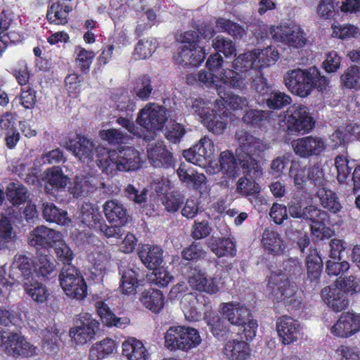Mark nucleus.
<instances>
[{
  "label": "nucleus",
  "mask_w": 360,
  "mask_h": 360,
  "mask_svg": "<svg viewBox=\"0 0 360 360\" xmlns=\"http://www.w3.org/2000/svg\"><path fill=\"white\" fill-rule=\"evenodd\" d=\"M215 152L213 141L208 137L202 138L192 148L184 151L185 159L195 165L205 167L207 160L212 158Z\"/></svg>",
  "instance_id": "2eb2a0df"
},
{
  "label": "nucleus",
  "mask_w": 360,
  "mask_h": 360,
  "mask_svg": "<svg viewBox=\"0 0 360 360\" xmlns=\"http://www.w3.org/2000/svg\"><path fill=\"white\" fill-rule=\"evenodd\" d=\"M218 96L220 99L214 101L216 108H220L226 104L233 110H240L248 105V101L245 97L226 92L224 89L219 90Z\"/></svg>",
  "instance_id": "58836bf2"
},
{
  "label": "nucleus",
  "mask_w": 360,
  "mask_h": 360,
  "mask_svg": "<svg viewBox=\"0 0 360 360\" xmlns=\"http://www.w3.org/2000/svg\"><path fill=\"white\" fill-rule=\"evenodd\" d=\"M68 177L63 174L59 167L48 169L45 172L44 177L45 190L48 193H51L53 190L64 189L68 183Z\"/></svg>",
  "instance_id": "7c9ffc66"
},
{
  "label": "nucleus",
  "mask_w": 360,
  "mask_h": 360,
  "mask_svg": "<svg viewBox=\"0 0 360 360\" xmlns=\"http://www.w3.org/2000/svg\"><path fill=\"white\" fill-rule=\"evenodd\" d=\"M322 260L316 250H309L306 258L307 279L318 283L322 271Z\"/></svg>",
  "instance_id": "ea45409f"
},
{
  "label": "nucleus",
  "mask_w": 360,
  "mask_h": 360,
  "mask_svg": "<svg viewBox=\"0 0 360 360\" xmlns=\"http://www.w3.org/2000/svg\"><path fill=\"white\" fill-rule=\"evenodd\" d=\"M192 288L208 294H216L220 290L219 281L214 276L208 277L205 272L198 270L192 274L188 278Z\"/></svg>",
  "instance_id": "b1692460"
},
{
  "label": "nucleus",
  "mask_w": 360,
  "mask_h": 360,
  "mask_svg": "<svg viewBox=\"0 0 360 360\" xmlns=\"http://www.w3.org/2000/svg\"><path fill=\"white\" fill-rule=\"evenodd\" d=\"M360 330V314L347 312L342 314L337 322L330 328L333 335L348 338Z\"/></svg>",
  "instance_id": "f3484780"
},
{
  "label": "nucleus",
  "mask_w": 360,
  "mask_h": 360,
  "mask_svg": "<svg viewBox=\"0 0 360 360\" xmlns=\"http://www.w3.org/2000/svg\"><path fill=\"white\" fill-rule=\"evenodd\" d=\"M119 272L121 276L119 291L126 295H135L139 285L137 272L129 266L120 268Z\"/></svg>",
  "instance_id": "cd10ccee"
},
{
  "label": "nucleus",
  "mask_w": 360,
  "mask_h": 360,
  "mask_svg": "<svg viewBox=\"0 0 360 360\" xmlns=\"http://www.w3.org/2000/svg\"><path fill=\"white\" fill-rule=\"evenodd\" d=\"M76 54V63L82 72H86L89 70L95 53L91 51L86 50L79 46L75 50Z\"/></svg>",
  "instance_id": "680f3d73"
},
{
  "label": "nucleus",
  "mask_w": 360,
  "mask_h": 360,
  "mask_svg": "<svg viewBox=\"0 0 360 360\" xmlns=\"http://www.w3.org/2000/svg\"><path fill=\"white\" fill-rule=\"evenodd\" d=\"M99 328V323L89 313L78 316L77 325L70 329V336L77 345H83L92 340Z\"/></svg>",
  "instance_id": "f8f14e48"
},
{
  "label": "nucleus",
  "mask_w": 360,
  "mask_h": 360,
  "mask_svg": "<svg viewBox=\"0 0 360 360\" xmlns=\"http://www.w3.org/2000/svg\"><path fill=\"white\" fill-rule=\"evenodd\" d=\"M179 330L181 332V351L188 352L200 344L201 338L196 329L180 326Z\"/></svg>",
  "instance_id": "79ce46f5"
},
{
  "label": "nucleus",
  "mask_w": 360,
  "mask_h": 360,
  "mask_svg": "<svg viewBox=\"0 0 360 360\" xmlns=\"http://www.w3.org/2000/svg\"><path fill=\"white\" fill-rule=\"evenodd\" d=\"M270 117V112L261 110H247L243 117V121L247 124L261 127Z\"/></svg>",
  "instance_id": "4d7b16f0"
},
{
  "label": "nucleus",
  "mask_w": 360,
  "mask_h": 360,
  "mask_svg": "<svg viewBox=\"0 0 360 360\" xmlns=\"http://www.w3.org/2000/svg\"><path fill=\"white\" fill-rule=\"evenodd\" d=\"M196 38L192 31L184 34L182 42L174 56L176 63L181 66L197 65L204 60L206 53L204 48L197 44Z\"/></svg>",
  "instance_id": "0eeeda50"
},
{
  "label": "nucleus",
  "mask_w": 360,
  "mask_h": 360,
  "mask_svg": "<svg viewBox=\"0 0 360 360\" xmlns=\"http://www.w3.org/2000/svg\"><path fill=\"white\" fill-rule=\"evenodd\" d=\"M77 139L74 143L72 141H70L68 149L81 162L85 163L91 162L96 155L98 158L97 165L99 167L100 160L105 159V155H100L98 148L104 147L100 145L96 146L92 141L83 136H78Z\"/></svg>",
  "instance_id": "4468645a"
},
{
  "label": "nucleus",
  "mask_w": 360,
  "mask_h": 360,
  "mask_svg": "<svg viewBox=\"0 0 360 360\" xmlns=\"http://www.w3.org/2000/svg\"><path fill=\"white\" fill-rule=\"evenodd\" d=\"M184 200V196L183 194L178 191H174L167 194L162 198V204L168 212H175L179 209Z\"/></svg>",
  "instance_id": "338daca9"
},
{
  "label": "nucleus",
  "mask_w": 360,
  "mask_h": 360,
  "mask_svg": "<svg viewBox=\"0 0 360 360\" xmlns=\"http://www.w3.org/2000/svg\"><path fill=\"white\" fill-rule=\"evenodd\" d=\"M335 283L346 295H353L360 292V279L354 276H349L344 278L340 277Z\"/></svg>",
  "instance_id": "052dcab7"
},
{
  "label": "nucleus",
  "mask_w": 360,
  "mask_h": 360,
  "mask_svg": "<svg viewBox=\"0 0 360 360\" xmlns=\"http://www.w3.org/2000/svg\"><path fill=\"white\" fill-rule=\"evenodd\" d=\"M115 349V341L110 338H105L91 347L89 359L91 360H101L111 354Z\"/></svg>",
  "instance_id": "c03bdc74"
},
{
  "label": "nucleus",
  "mask_w": 360,
  "mask_h": 360,
  "mask_svg": "<svg viewBox=\"0 0 360 360\" xmlns=\"http://www.w3.org/2000/svg\"><path fill=\"white\" fill-rule=\"evenodd\" d=\"M94 307L97 314L102 322L108 327H117L124 328L129 324V319L126 317H117L109 307V300H98L95 302Z\"/></svg>",
  "instance_id": "4be33fe9"
},
{
  "label": "nucleus",
  "mask_w": 360,
  "mask_h": 360,
  "mask_svg": "<svg viewBox=\"0 0 360 360\" xmlns=\"http://www.w3.org/2000/svg\"><path fill=\"white\" fill-rule=\"evenodd\" d=\"M204 320L210 327L212 334L217 338H224L230 332L226 321L215 312L206 311L204 313Z\"/></svg>",
  "instance_id": "c9c22d12"
},
{
  "label": "nucleus",
  "mask_w": 360,
  "mask_h": 360,
  "mask_svg": "<svg viewBox=\"0 0 360 360\" xmlns=\"http://www.w3.org/2000/svg\"><path fill=\"white\" fill-rule=\"evenodd\" d=\"M284 273L273 272L269 276L266 286L269 297L283 302L292 309H299L302 297L295 283L291 282L288 276H296L302 274V262L297 258H289L283 264Z\"/></svg>",
  "instance_id": "f257e3e1"
},
{
  "label": "nucleus",
  "mask_w": 360,
  "mask_h": 360,
  "mask_svg": "<svg viewBox=\"0 0 360 360\" xmlns=\"http://www.w3.org/2000/svg\"><path fill=\"white\" fill-rule=\"evenodd\" d=\"M42 216L49 222L68 226L71 222L67 211L60 209L52 202L43 203Z\"/></svg>",
  "instance_id": "f704fd0d"
},
{
  "label": "nucleus",
  "mask_w": 360,
  "mask_h": 360,
  "mask_svg": "<svg viewBox=\"0 0 360 360\" xmlns=\"http://www.w3.org/2000/svg\"><path fill=\"white\" fill-rule=\"evenodd\" d=\"M103 219L98 209L92 204L85 202L81 207V221L89 228L97 229Z\"/></svg>",
  "instance_id": "a18cd8bd"
},
{
  "label": "nucleus",
  "mask_w": 360,
  "mask_h": 360,
  "mask_svg": "<svg viewBox=\"0 0 360 360\" xmlns=\"http://www.w3.org/2000/svg\"><path fill=\"white\" fill-rule=\"evenodd\" d=\"M122 354L129 360H148L149 354L143 342L134 338L123 342Z\"/></svg>",
  "instance_id": "c756f323"
},
{
  "label": "nucleus",
  "mask_w": 360,
  "mask_h": 360,
  "mask_svg": "<svg viewBox=\"0 0 360 360\" xmlns=\"http://www.w3.org/2000/svg\"><path fill=\"white\" fill-rule=\"evenodd\" d=\"M103 212L107 219L112 223L124 224L127 221L126 208L117 200H108L103 205Z\"/></svg>",
  "instance_id": "72a5a7b5"
},
{
  "label": "nucleus",
  "mask_w": 360,
  "mask_h": 360,
  "mask_svg": "<svg viewBox=\"0 0 360 360\" xmlns=\"http://www.w3.org/2000/svg\"><path fill=\"white\" fill-rule=\"evenodd\" d=\"M60 286L70 297L83 300L87 295V285L80 271L75 266L65 265L60 273Z\"/></svg>",
  "instance_id": "6e6552de"
},
{
  "label": "nucleus",
  "mask_w": 360,
  "mask_h": 360,
  "mask_svg": "<svg viewBox=\"0 0 360 360\" xmlns=\"http://www.w3.org/2000/svg\"><path fill=\"white\" fill-rule=\"evenodd\" d=\"M153 90L150 79L146 75L137 80L134 89L136 96L142 101H147L150 98Z\"/></svg>",
  "instance_id": "69168bd1"
},
{
  "label": "nucleus",
  "mask_w": 360,
  "mask_h": 360,
  "mask_svg": "<svg viewBox=\"0 0 360 360\" xmlns=\"http://www.w3.org/2000/svg\"><path fill=\"white\" fill-rule=\"evenodd\" d=\"M276 328L278 335L285 345L292 343L300 338V324L290 316L280 317L276 322Z\"/></svg>",
  "instance_id": "6ab92c4d"
},
{
  "label": "nucleus",
  "mask_w": 360,
  "mask_h": 360,
  "mask_svg": "<svg viewBox=\"0 0 360 360\" xmlns=\"http://www.w3.org/2000/svg\"><path fill=\"white\" fill-rule=\"evenodd\" d=\"M70 11L71 8L60 0H51L46 13L47 20L56 25H65Z\"/></svg>",
  "instance_id": "473e14b6"
},
{
  "label": "nucleus",
  "mask_w": 360,
  "mask_h": 360,
  "mask_svg": "<svg viewBox=\"0 0 360 360\" xmlns=\"http://www.w3.org/2000/svg\"><path fill=\"white\" fill-rule=\"evenodd\" d=\"M295 153L301 158L319 155L327 146L326 141L320 136H308L292 141Z\"/></svg>",
  "instance_id": "dca6fc26"
},
{
  "label": "nucleus",
  "mask_w": 360,
  "mask_h": 360,
  "mask_svg": "<svg viewBox=\"0 0 360 360\" xmlns=\"http://www.w3.org/2000/svg\"><path fill=\"white\" fill-rule=\"evenodd\" d=\"M95 179L86 176H77L74 184L70 187L71 193L76 198L93 191L96 188Z\"/></svg>",
  "instance_id": "09e8293b"
},
{
  "label": "nucleus",
  "mask_w": 360,
  "mask_h": 360,
  "mask_svg": "<svg viewBox=\"0 0 360 360\" xmlns=\"http://www.w3.org/2000/svg\"><path fill=\"white\" fill-rule=\"evenodd\" d=\"M208 247L218 257H233L236 252L235 244L229 238H224L217 240L216 238H212L209 241Z\"/></svg>",
  "instance_id": "37998d69"
},
{
  "label": "nucleus",
  "mask_w": 360,
  "mask_h": 360,
  "mask_svg": "<svg viewBox=\"0 0 360 360\" xmlns=\"http://www.w3.org/2000/svg\"><path fill=\"white\" fill-rule=\"evenodd\" d=\"M284 82L291 93L300 97L308 96L314 89L322 91L328 85V80L316 67L289 70L284 75Z\"/></svg>",
  "instance_id": "7ed1b4c3"
},
{
  "label": "nucleus",
  "mask_w": 360,
  "mask_h": 360,
  "mask_svg": "<svg viewBox=\"0 0 360 360\" xmlns=\"http://www.w3.org/2000/svg\"><path fill=\"white\" fill-rule=\"evenodd\" d=\"M33 271L39 276L46 277L55 270L54 264L49 260L47 255H41L32 262Z\"/></svg>",
  "instance_id": "bf43d9fd"
},
{
  "label": "nucleus",
  "mask_w": 360,
  "mask_h": 360,
  "mask_svg": "<svg viewBox=\"0 0 360 360\" xmlns=\"http://www.w3.org/2000/svg\"><path fill=\"white\" fill-rule=\"evenodd\" d=\"M60 237V232L45 226H39L29 233L28 243L36 248H50Z\"/></svg>",
  "instance_id": "412c9836"
},
{
  "label": "nucleus",
  "mask_w": 360,
  "mask_h": 360,
  "mask_svg": "<svg viewBox=\"0 0 360 360\" xmlns=\"http://www.w3.org/2000/svg\"><path fill=\"white\" fill-rule=\"evenodd\" d=\"M321 297L326 304L335 311H341L348 305L346 295L335 282L321 290Z\"/></svg>",
  "instance_id": "aec40b11"
},
{
  "label": "nucleus",
  "mask_w": 360,
  "mask_h": 360,
  "mask_svg": "<svg viewBox=\"0 0 360 360\" xmlns=\"http://www.w3.org/2000/svg\"><path fill=\"white\" fill-rule=\"evenodd\" d=\"M220 310L224 318L233 326H240L250 315V311L247 307L236 302L221 303Z\"/></svg>",
  "instance_id": "5701e85b"
},
{
  "label": "nucleus",
  "mask_w": 360,
  "mask_h": 360,
  "mask_svg": "<svg viewBox=\"0 0 360 360\" xmlns=\"http://www.w3.org/2000/svg\"><path fill=\"white\" fill-rule=\"evenodd\" d=\"M163 250L158 245H143L139 251L142 263L149 269L156 270L163 262Z\"/></svg>",
  "instance_id": "bb28decb"
},
{
  "label": "nucleus",
  "mask_w": 360,
  "mask_h": 360,
  "mask_svg": "<svg viewBox=\"0 0 360 360\" xmlns=\"http://www.w3.org/2000/svg\"><path fill=\"white\" fill-rule=\"evenodd\" d=\"M42 347L48 352H56L58 350L61 341L58 330L55 326L41 331Z\"/></svg>",
  "instance_id": "49530a36"
},
{
  "label": "nucleus",
  "mask_w": 360,
  "mask_h": 360,
  "mask_svg": "<svg viewBox=\"0 0 360 360\" xmlns=\"http://www.w3.org/2000/svg\"><path fill=\"white\" fill-rule=\"evenodd\" d=\"M176 172L180 180L186 184L193 183L195 186H197L200 184L205 179V176L202 174L195 175L193 172H190V171L186 168L184 164L180 165Z\"/></svg>",
  "instance_id": "774afa93"
},
{
  "label": "nucleus",
  "mask_w": 360,
  "mask_h": 360,
  "mask_svg": "<svg viewBox=\"0 0 360 360\" xmlns=\"http://www.w3.org/2000/svg\"><path fill=\"white\" fill-rule=\"evenodd\" d=\"M316 194L323 208L333 214L341 211L342 207L335 192L323 187L318 190Z\"/></svg>",
  "instance_id": "a19ab883"
},
{
  "label": "nucleus",
  "mask_w": 360,
  "mask_h": 360,
  "mask_svg": "<svg viewBox=\"0 0 360 360\" xmlns=\"http://www.w3.org/2000/svg\"><path fill=\"white\" fill-rule=\"evenodd\" d=\"M212 47L222 53L226 58L235 56L236 53V47L233 41L223 36H217L212 40Z\"/></svg>",
  "instance_id": "13d9d810"
},
{
  "label": "nucleus",
  "mask_w": 360,
  "mask_h": 360,
  "mask_svg": "<svg viewBox=\"0 0 360 360\" xmlns=\"http://www.w3.org/2000/svg\"><path fill=\"white\" fill-rule=\"evenodd\" d=\"M140 301L147 309L154 313L159 312L164 307L165 298L161 291L149 289L143 291L141 295Z\"/></svg>",
  "instance_id": "4c0bfd02"
},
{
  "label": "nucleus",
  "mask_w": 360,
  "mask_h": 360,
  "mask_svg": "<svg viewBox=\"0 0 360 360\" xmlns=\"http://www.w3.org/2000/svg\"><path fill=\"white\" fill-rule=\"evenodd\" d=\"M286 127L291 132H308L314 122L308 108L302 104H294L286 111Z\"/></svg>",
  "instance_id": "9d476101"
},
{
  "label": "nucleus",
  "mask_w": 360,
  "mask_h": 360,
  "mask_svg": "<svg viewBox=\"0 0 360 360\" xmlns=\"http://www.w3.org/2000/svg\"><path fill=\"white\" fill-rule=\"evenodd\" d=\"M158 43L154 38L140 39L134 49L133 56L136 60H143L150 57L155 51Z\"/></svg>",
  "instance_id": "de8ad7c7"
},
{
  "label": "nucleus",
  "mask_w": 360,
  "mask_h": 360,
  "mask_svg": "<svg viewBox=\"0 0 360 360\" xmlns=\"http://www.w3.org/2000/svg\"><path fill=\"white\" fill-rule=\"evenodd\" d=\"M167 119L166 110L164 107L150 103L140 110L136 122L148 130L155 131L163 128Z\"/></svg>",
  "instance_id": "ddd939ff"
},
{
  "label": "nucleus",
  "mask_w": 360,
  "mask_h": 360,
  "mask_svg": "<svg viewBox=\"0 0 360 360\" xmlns=\"http://www.w3.org/2000/svg\"><path fill=\"white\" fill-rule=\"evenodd\" d=\"M148 158L155 167H170L174 165L172 154L165 148L162 142L158 141L148 144Z\"/></svg>",
  "instance_id": "393cba45"
},
{
  "label": "nucleus",
  "mask_w": 360,
  "mask_h": 360,
  "mask_svg": "<svg viewBox=\"0 0 360 360\" xmlns=\"http://www.w3.org/2000/svg\"><path fill=\"white\" fill-rule=\"evenodd\" d=\"M223 354L229 360H247L250 356V349L245 341L232 340L225 343Z\"/></svg>",
  "instance_id": "c85d7f7f"
},
{
  "label": "nucleus",
  "mask_w": 360,
  "mask_h": 360,
  "mask_svg": "<svg viewBox=\"0 0 360 360\" xmlns=\"http://www.w3.org/2000/svg\"><path fill=\"white\" fill-rule=\"evenodd\" d=\"M32 262L24 255L17 254L11 266L10 277L18 283L24 284L33 280Z\"/></svg>",
  "instance_id": "a211bd4d"
},
{
  "label": "nucleus",
  "mask_w": 360,
  "mask_h": 360,
  "mask_svg": "<svg viewBox=\"0 0 360 360\" xmlns=\"http://www.w3.org/2000/svg\"><path fill=\"white\" fill-rule=\"evenodd\" d=\"M217 108V110L212 109L210 115L204 119L202 123L213 134H221L227 126V115L223 108Z\"/></svg>",
  "instance_id": "2f4dec72"
},
{
  "label": "nucleus",
  "mask_w": 360,
  "mask_h": 360,
  "mask_svg": "<svg viewBox=\"0 0 360 360\" xmlns=\"http://www.w3.org/2000/svg\"><path fill=\"white\" fill-rule=\"evenodd\" d=\"M6 195L13 205H20L25 202L28 198L27 188L22 184L14 182L8 184Z\"/></svg>",
  "instance_id": "8fccbe9b"
},
{
  "label": "nucleus",
  "mask_w": 360,
  "mask_h": 360,
  "mask_svg": "<svg viewBox=\"0 0 360 360\" xmlns=\"http://www.w3.org/2000/svg\"><path fill=\"white\" fill-rule=\"evenodd\" d=\"M219 162L221 171L228 177L235 178L238 175L239 169L232 153L227 150L221 153Z\"/></svg>",
  "instance_id": "603ef678"
},
{
  "label": "nucleus",
  "mask_w": 360,
  "mask_h": 360,
  "mask_svg": "<svg viewBox=\"0 0 360 360\" xmlns=\"http://www.w3.org/2000/svg\"><path fill=\"white\" fill-rule=\"evenodd\" d=\"M262 243L266 252L275 255L283 254L286 248V243L281 236L270 229L264 231Z\"/></svg>",
  "instance_id": "a878e982"
},
{
  "label": "nucleus",
  "mask_w": 360,
  "mask_h": 360,
  "mask_svg": "<svg viewBox=\"0 0 360 360\" xmlns=\"http://www.w3.org/2000/svg\"><path fill=\"white\" fill-rule=\"evenodd\" d=\"M344 86L347 89H360V67L352 65L341 76Z\"/></svg>",
  "instance_id": "6e6d98bb"
},
{
  "label": "nucleus",
  "mask_w": 360,
  "mask_h": 360,
  "mask_svg": "<svg viewBox=\"0 0 360 360\" xmlns=\"http://www.w3.org/2000/svg\"><path fill=\"white\" fill-rule=\"evenodd\" d=\"M180 326H171L165 334V346L170 351L180 350Z\"/></svg>",
  "instance_id": "e2e57ef3"
},
{
  "label": "nucleus",
  "mask_w": 360,
  "mask_h": 360,
  "mask_svg": "<svg viewBox=\"0 0 360 360\" xmlns=\"http://www.w3.org/2000/svg\"><path fill=\"white\" fill-rule=\"evenodd\" d=\"M270 34L275 41L280 42L290 49L302 48L307 41L305 33L298 25L271 26Z\"/></svg>",
  "instance_id": "1a4fd4ad"
},
{
  "label": "nucleus",
  "mask_w": 360,
  "mask_h": 360,
  "mask_svg": "<svg viewBox=\"0 0 360 360\" xmlns=\"http://www.w3.org/2000/svg\"><path fill=\"white\" fill-rule=\"evenodd\" d=\"M0 347L8 354L26 356L34 354L36 349L20 333L8 330L0 332Z\"/></svg>",
  "instance_id": "9b49d317"
},
{
  "label": "nucleus",
  "mask_w": 360,
  "mask_h": 360,
  "mask_svg": "<svg viewBox=\"0 0 360 360\" xmlns=\"http://www.w3.org/2000/svg\"><path fill=\"white\" fill-rule=\"evenodd\" d=\"M211 72L202 70L197 75L188 77V82H198L200 84L205 85L207 87L216 89L218 94L219 90L223 89L219 82L233 88H240L245 84L243 76L234 69H224L219 76L214 75Z\"/></svg>",
  "instance_id": "423d86ee"
},
{
  "label": "nucleus",
  "mask_w": 360,
  "mask_h": 360,
  "mask_svg": "<svg viewBox=\"0 0 360 360\" xmlns=\"http://www.w3.org/2000/svg\"><path fill=\"white\" fill-rule=\"evenodd\" d=\"M236 191L243 196H250L259 193L260 187L252 179L242 177L237 183Z\"/></svg>",
  "instance_id": "0e129e2a"
},
{
  "label": "nucleus",
  "mask_w": 360,
  "mask_h": 360,
  "mask_svg": "<svg viewBox=\"0 0 360 360\" xmlns=\"http://www.w3.org/2000/svg\"><path fill=\"white\" fill-rule=\"evenodd\" d=\"M181 308L186 319L189 321H198L201 319L202 311L198 304V298L192 293L183 296Z\"/></svg>",
  "instance_id": "e433bc0d"
},
{
  "label": "nucleus",
  "mask_w": 360,
  "mask_h": 360,
  "mask_svg": "<svg viewBox=\"0 0 360 360\" xmlns=\"http://www.w3.org/2000/svg\"><path fill=\"white\" fill-rule=\"evenodd\" d=\"M236 138L239 145L236 149V155L241 167L245 173L257 176L262 170L259 159L262 154L269 148L268 144L243 129L236 131Z\"/></svg>",
  "instance_id": "f03ea898"
},
{
  "label": "nucleus",
  "mask_w": 360,
  "mask_h": 360,
  "mask_svg": "<svg viewBox=\"0 0 360 360\" xmlns=\"http://www.w3.org/2000/svg\"><path fill=\"white\" fill-rule=\"evenodd\" d=\"M212 102L209 99L201 97L194 98L190 104L191 112L198 116L199 120L202 122L211 112L212 109L210 106Z\"/></svg>",
  "instance_id": "864d4df0"
},
{
  "label": "nucleus",
  "mask_w": 360,
  "mask_h": 360,
  "mask_svg": "<svg viewBox=\"0 0 360 360\" xmlns=\"http://www.w3.org/2000/svg\"><path fill=\"white\" fill-rule=\"evenodd\" d=\"M98 152L100 155H105V159L100 160L99 167L106 174H112L117 170L134 171L141 166L140 153L133 147H122L117 150L98 148Z\"/></svg>",
  "instance_id": "20e7f679"
},
{
  "label": "nucleus",
  "mask_w": 360,
  "mask_h": 360,
  "mask_svg": "<svg viewBox=\"0 0 360 360\" xmlns=\"http://www.w3.org/2000/svg\"><path fill=\"white\" fill-rule=\"evenodd\" d=\"M25 290L32 299L38 302L43 303L46 301L49 293L46 286L40 283L30 280L24 284Z\"/></svg>",
  "instance_id": "3c124183"
},
{
  "label": "nucleus",
  "mask_w": 360,
  "mask_h": 360,
  "mask_svg": "<svg viewBox=\"0 0 360 360\" xmlns=\"http://www.w3.org/2000/svg\"><path fill=\"white\" fill-rule=\"evenodd\" d=\"M53 242L51 247L53 248L57 258L65 264L70 265L74 258V253L70 248L63 240V234L60 233V237Z\"/></svg>",
  "instance_id": "5fc2aeb1"
},
{
  "label": "nucleus",
  "mask_w": 360,
  "mask_h": 360,
  "mask_svg": "<svg viewBox=\"0 0 360 360\" xmlns=\"http://www.w3.org/2000/svg\"><path fill=\"white\" fill-rule=\"evenodd\" d=\"M278 58V51L269 46L239 54L233 60L232 67L245 79L248 75L250 76L251 71H260L262 68L274 65Z\"/></svg>",
  "instance_id": "39448f33"
}]
</instances>
